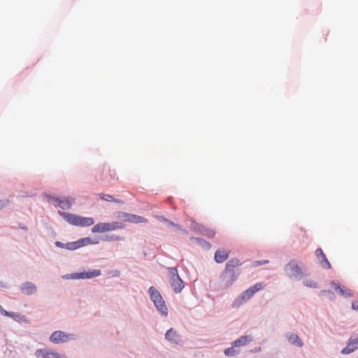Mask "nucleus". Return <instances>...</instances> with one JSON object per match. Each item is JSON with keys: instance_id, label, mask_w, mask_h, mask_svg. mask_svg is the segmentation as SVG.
<instances>
[{"instance_id": "1", "label": "nucleus", "mask_w": 358, "mask_h": 358, "mask_svg": "<svg viewBox=\"0 0 358 358\" xmlns=\"http://www.w3.org/2000/svg\"><path fill=\"white\" fill-rule=\"evenodd\" d=\"M241 266V263L238 258H232L227 262L224 271L221 275L222 283L224 288L230 287L237 280L241 273L239 271Z\"/></svg>"}, {"instance_id": "2", "label": "nucleus", "mask_w": 358, "mask_h": 358, "mask_svg": "<svg viewBox=\"0 0 358 358\" xmlns=\"http://www.w3.org/2000/svg\"><path fill=\"white\" fill-rule=\"evenodd\" d=\"M59 214L72 225L79 227H89L94 224V221L92 217H82L75 214L59 211Z\"/></svg>"}, {"instance_id": "3", "label": "nucleus", "mask_w": 358, "mask_h": 358, "mask_svg": "<svg viewBox=\"0 0 358 358\" xmlns=\"http://www.w3.org/2000/svg\"><path fill=\"white\" fill-rule=\"evenodd\" d=\"M285 275L292 279L299 280H301L303 275L304 273L303 269L299 265V263L296 260H291L285 266Z\"/></svg>"}, {"instance_id": "4", "label": "nucleus", "mask_w": 358, "mask_h": 358, "mask_svg": "<svg viewBox=\"0 0 358 358\" xmlns=\"http://www.w3.org/2000/svg\"><path fill=\"white\" fill-rule=\"evenodd\" d=\"M148 292L150 294L151 300L153 301L157 310L162 315H167L168 309L160 293L154 287H150L149 288Z\"/></svg>"}, {"instance_id": "5", "label": "nucleus", "mask_w": 358, "mask_h": 358, "mask_svg": "<svg viewBox=\"0 0 358 358\" xmlns=\"http://www.w3.org/2000/svg\"><path fill=\"white\" fill-rule=\"evenodd\" d=\"M122 228H123L122 224L118 222H113L110 223L100 222L92 227V231L93 233H104Z\"/></svg>"}, {"instance_id": "6", "label": "nucleus", "mask_w": 358, "mask_h": 358, "mask_svg": "<svg viewBox=\"0 0 358 358\" xmlns=\"http://www.w3.org/2000/svg\"><path fill=\"white\" fill-rule=\"evenodd\" d=\"M72 335L66 334L61 331H56L52 334L50 341L54 343H65L69 341Z\"/></svg>"}, {"instance_id": "7", "label": "nucleus", "mask_w": 358, "mask_h": 358, "mask_svg": "<svg viewBox=\"0 0 358 358\" xmlns=\"http://www.w3.org/2000/svg\"><path fill=\"white\" fill-rule=\"evenodd\" d=\"M101 275V271L94 269L87 272L76 273L71 275L73 279H86L98 277Z\"/></svg>"}, {"instance_id": "8", "label": "nucleus", "mask_w": 358, "mask_h": 358, "mask_svg": "<svg viewBox=\"0 0 358 358\" xmlns=\"http://www.w3.org/2000/svg\"><path fill=\"white\" fill-rule=\"evenodd\" d=\"M263 287V284L261 282L255 284L242 294L241 299L244 301L250 299L256 292L261 290Z\"/></svg>"}, {"instance_id": "9", "label": "nucleus", "mask_w": 358, "mask_h": 358, "mask_svg": "<svg viewBox=\"0 0 358 358\" xmlns=\"http://www.w3.org/2000/svg\"><path fill=\"white\" fill-rule=\"evenodd\" d=\"M92 243H94L92 242L91 239L90 238H85L78 240V241L67 243L66 244V248L68 250H73L79 248L83 245H85L87 244H92Z\"/></svg>"}, {"instance_id": "10", "label": "nucleus", "mask_w": 358, "mask_h": 358, "mask_svg": "<svg viewBox=\"0 0 358 358\" xmlns=\"http://www.w3.org/2000/svg\"><path fill=\"white\" fill-rule=\"evenodd\" d=\"M36 356L38 358H62L59 353L47 349L38 350Z\"/></svg>"}, {"instance_id": "11", "label": "nucleus", "mask_w": 358, "mask_h": 358, "mask_svg": "<svg viewBox=\"0 0 358 358\" xmlns=\"http://www.w3.org/2000/svg\"><path fill=\"white\" fill-rule=\"evenodd\" d=\"M122 218L125 222H132V223H146L148 222V220L143 217L140 215L129 214V213H123Z\"/></svg>"}, {"instance_id": "12", "label": "nucleus", "mask_w": 358, "mask_h": 358, "mask_svg": "<svg viewBox=\"0 0 358 358\" xmlns=\"http://www.w3.org/2000/svg\"><path fill=\"white\" fill-rule=\"evenodd\" d=\"M315 255L318 258L322 268L325 269H330L331 266L329 262L328 261L327 258L326 257V255L323 252L321 248H318L315 251Z\"/></svg>"}, {"instance_id": "13", "label": "nucleus", "mask_w": 358, "mask_h": 358, "mask_svg": "<svg viewBox=\"0 0 358 358\" xmlns=\"http://www.w3.org/2000/svg\"><path fill=\"white\" fill-rule=\"evenodd\" d=\"M170 283L176 293L180 292L184 287V283L179 275L171 278Z\"/></svg>"}, {"instance_id": "14", "label": "nucleus", "mask_w": 358, "mask_h": 358, "mask_svg": "<svg viewBox=\"0 0 358 358\" xmlns=\"http://www.w3.org/2000/svg\"><path fill=\"white\" fill-rule=\"evenodd\" d=\"M331 287L335 290L338 291L341 296L345 297H350L352 296V292L350 289L341 287L338 282H331Z\"/></svg>"}, {"instance_id": "15", "label": "nucleus", "mask_w": 358, "mask_h": 358, "mask_svg": "<svg viewBox=\"0 0 358 358\" xmlns=\"http://www.w3.org/2000/svg\"><path fill=\"white\" fill-rule=\"evenodd\" d=\"M55 201L58 203L59 206L62 209L71 208L72 204L74 203V199L71 197H66L63 199L56 198Z\"/></svg>"}, {"instance_id": "16", "label": "nucleus", "mask_w": 358, "mask_h": 358, "mask_svg": "<svg viewBox=\"0 0 358 358\" xmlns=\"http://www.w3.org/2000/svg\"><path fill=\"white\" fill-rule=\"evenodd\" d=\"M229 254V250H218L215 252V261L218 264L223 263L228 259Z\"/></svg>"}, {"instance_id": "17", "label": "nucleus", "mask_w": 358, "mask_h": 358, "mask_svg": "<svg viewBox=\"0 0 358 358\" xmlns=\"http://www.w3.org/2000/svg\"><path fill=\"white\" fill-rule=\"evenodd\" d=\"M165 338L166 340L176 344H178L180 343V336L173 329H170L166 331Z\"/></svg>"}, {"instance_id": "18", "label": "nucleus", "mask_w": 358, "mask_h": 358, "mask_svg": "<svg viewBox=\"0 0 358 358\" xmlns=\"http://www.w3.org/2000/svg\"><path fill=\"white\" fill-rule=\"evenodd\" d=\"M252 341V337L251 336H243L234 341L231 345H233V347H243L248 344Z\"/></svg>"}, {"instance_id": "19", "label": "nucleus", "mask_w": 358, "mask_h": 358, "mask_svg": "<svg viewBox=\"0 0 358 358\" xmlns=\"http://www.w3.org/2000/svg\"><path fill=\"white\" fill-rule=\"evenodd\" d=\"M22 291L26 294H32L36 291V287L31 282H27L22 285Z\"/></svg>"}, {"instance_id": "20", "label": "nucleus", "mask_w": 358, "mask_h": 358, "mask_svg": "<svg viewBox=\"0 0 358 358\" xmlns=\"http://www.w3.org/2000/svg\"><path fill=\"white\" fill-rule=\"evenodd\" d=\"M198 230H199V233H201L203 236H206L208 238H212L215 234V231L213 229H210V228L203 226V225L199 226Z\"/></svg>"}, {"instance_id": "21", "label": "nucleus", "mask_w": 358, "mask_h": 358, "mask_svg": "<svg viewBox=\"0 0 358 358\" xmlns=\"http://www.w3.org/2000/svg\"><path fill=\"white\" fill-rule=\"evenodd\" d=\"M288 341L290 343L295 345L298 347H302L303 343L299 337L295 334H290L287 336Z\"/></svg>"}, {"instance_id": "22", "label": "nucleus", "mask_w": 358, "mask_h": 358, "mask_svg": "<svg viewBox=\"0 0 358 358\" xmlns=\"http://www.w3.org/2000/svg\"><path fill=\"white\" fill-rule=\"evenodd\" d=\"M357 349H358L357 345H355L352 340H350L349 341V343H348V345H346V347L342 350L341 353L343 355H348V354H350V353L354 352Z\"/></svg>"}, {"instance_id": "23", "label": "nucleus", "mask_w": 358, "mask_h": 358, "mask_svg": "<svg viewBox=\"0 0 358 358\" xmlns=\"http://www.w3.org/2000/svg\"><path fill=\"white\" fill-rule=\"evenodd\" d=\"M99 196L101 199L109 201V202H115L117 203H122L123 201L120 199H115L110 194H99Z\"/></svg>"}, {"instance_id": "24", "label": "nucleus", "mask_w": 358, "mask_h": 358, "mask_svg": "<svg viewBox=\"0 0 358 358\" xmlns=\"http://www.w3.org/2000/svg\"><path fill=\"white\" fill-rule=\"evenodd\" d=\"M303 285L306 287H310V288H317V282L314 280L313 279H305L303 281Z\"/></svg>"}, {"instance_id": "25", "label": "nucleus", "mask_w": 358, "mask_h": 358, "mask_svg": "<svg viewBox=\"0 0 358 358\" xmlns=\"http://www.w3.org/2000/svg\"><path fill=\"white\" fill-rule=\"evenodd\" d=\"M10 317L13 318L14 320L17 322H27V319L25 316L21 315L20 314L16 313H10Z\"/></svg>"}, {"instance_id": "26", "label": "nucleus", "mask_w": 358, "mask_h": 358, "mask_svg": "<svg viewBox=\"0 0 358 358\" xmlns=\"http://www.w3.org/2000/svg\"><path fill=\"white\" fill-rule=\"evenodd\" d=\"M235 347H233V345L231 348H227L224 350V355L226 356H234L236 354H238V352L234 349Z\"/></svg>"}, {"instance_id": "27", "label": "nucleus", "mask_w": 358, "mask_h": 358, "mask_svg": "<svg viewBox=\"0 0 358 358\" xmlns=\"http://www.w3.org/2000/svg\"><path fill=\"white\" fill-rule=\"evenodd\" d=\"M168 270L169 272L170 278H173L175 276H178V270L176 268H168Z\"/></svg>"}, {"instance_id": "28", "label": "nucleus", "mask_w": 358, "mask_h": 358, "mask_svg": "<svg viewBox=\"0 0 358 358\" xmlns=\"http://www.w3.org/2000/svg\"><path fill=\"white\" fill-rule=\"evenodd\" d=\"M0 313L3 315L10 317V313L8 312L7 310H4L1 306H0Z\"/></svg>"}, {"instance_id": "29", "label": "nucleus", "mask_w": 358, "mask_h": 358, "mask_svg": "<svg viewBox=\"0 0 358 358\" xmlns=\"http://www.w3.org/2000/svg\"><path fill=\"white\" fill-rule=\"evenodd\" d=\"M168 224H169V227H174L175 229H176L178 230H182L181 227H180V225H178L177 224H175V223H173L171 221H169Z\"/></svg>"}, {"instance_id": "30", "label": "nucleus", "mask_w": 358, "mask_h": 358, "mask_svg": "<svg viewBox=\"0 0 358 358\" xmlns=\"http://www.w3.org/2000/svg\"><path fill=\"white\" fill-rule=\"evenodd\" d=\"M268 261L267 260H264L263 262H259V261H255L252 263V266H259V265H262V264H266L268 263Z\"/></svg>"}, {"instance_id": "31", "label": "nucleus", "mask_w": 358, "mask_h": 358, "mask_svg": "<svg viewBox=\"0 0 358 358\" xmlns=\"http://www.w3.org/2000/svg\"><path fill=\"white\" fill-rule=\"evenodd\" d=\"M156 217H157L159 221L163 222H166V223L169 224V220H168L166 218H165V217H162V216H159V215H157Z\"/></svg>"}, {"instance_id": "32", "label": "nucleus", "mask_w": 358, "mask_h": 358, "mask_svg": "<svg viewBox=\"0 0 358 358\" xmlns=\"http://www.w3.org/2000/svg\"><path fill=\"white\" fill-rule=\"evenodd\" d=\"M55 245L57 246V247H59V248H66V244H64L59 241H57L55 243Z\"/></svg>"}, {"instance_id": "33", "label": "nucleus", "mask_w": 358, "mask_h": 358, "mask_svg": "<svg viewBox=\"0 0 358 358\" xmlns=\"http://www.w3.org/2000/svg\"><path fill=\"white\" fill-rule=\"evenodd\" d=\"M352 307L354 310H358V302H357V301L352 302Z\"/></svg>"}, {"instance_id": "34", "label": "nucleus", "mask_w": 358, "mask_h": 358, "mask_svg": "<svg viewBox=\"0 0 358 358\" xmlns=\"http://www.w3.org/2000/svg\"><path fill=\"white\" fill-rule=\"evenodd\" d=\"M352 341L354 342L355 345H356L357 347L358 348V337L357 338L353 339Z\"/></svg>"}, {"instance_id": "35", "label": "nucleus", "mask_w": 358, "mask_h": 358, "mask_svg": "<svg viewBox=\"0 0 358 358\" xmlns=\"http://www.w3.org/2000/svg\"><path fill=\"white\" fill-rule=\"evenodd\" d=\"M184 233L187 234V231L186 230H182Z\"/></svg>"}]
</instances>
